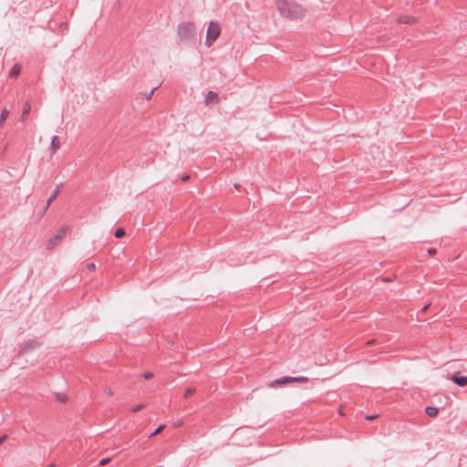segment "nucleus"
I'll use <instances>...</instances> for the list:
<instances>
[{
  "mask_svg": "<svg viewBox=\"0 0 467 467\" xmlns=\"http://www.w3.org/2000/svg\"><path fill=\"white\" fill-rule=\"evenodd\" d=\"M275 5L283 17L295 20L300 19L305 16L303 6L294 1L275 0Z\"/></svg>",
  "mask_w": 467,
  "mask_h": 467,
  "instance_id": "obj_1",
  "label": "nucleus"
},
{
  "mask_svg": "<svg viewBox=\"0 0 467 467\" xmlns=\"http://www.w3.org/2000/svg\"><path fill=\"white\" fill-rule=\"evenodd\" d=\"M177 35L181 41H194L196 27L193 23L182 22L177 26Z\"/></svg>",
  "mask_w": 467,
  "mask_h": 467,
  "instance_id": "obj_2",
  "label": "nucleus"
},
{
  "mask_svg": "<svg viewBox=\"0 0 467 467\" xmlns=\"http://www.w3.org/2000/svg\"><path fill=\"white\" fill-rule=\"evenodd\" d=\"M222 32V27L218 22L211 21L207 27L205 36V46L210 47L218 39Z\"/></svg>",
  "mask_w": 467,
  "mask_h": 467,
  "instance_id": "obj_3",
  "label": "nucleus"
},
{
  "mask_svg": "<svg viewBox=\"0 0 467 467\" xmlns=\"http://www.w3.org/2000/svg\"><path fill=\"white\" fill-rule=\"evenodd\" d=\"M70 231V227L68 225H62L57 232V234L48 240L47 244V248L48 250L54 249L57 244L62 241L67 233Z\"/></svg>",
  "mask_w": 467,
  "mask_h": 467,
  "instance_id": "obj_4",
  "label": "nucleus"
},
{
  "mask_svg": "<svg viewBox=\"0 0 467 467\" xmlns=\"http://www.w3.org/2000/svg\"><path fill=\"white\" fill-rule=\"evenodd\" d=\"M308 378L307 377H289V376H285V377H282V378H279L274 381H272L270 383V387L271 388H275V387H279L281 385H284V384H287V383H292V382H300V383H306L308 382Z\"/></svg>",
  "mask_w": 467,
  "mask_h": 467,
  "instance_id": "obj_5",
  "label": "nucleus"
},
{
  "mask_svg": "<svg viewBox=\"0 0 467 467\" xmlns=\"http://www.w3.org/2000/svg\"><path fill=\"white\" fill-rule=\"evenodd\" d=\"M219 96L216 92L214 91H208L207 94L205 95V99H204V104L206 106L212 104V103H219Z\"/></svg>",
  "mask_w": 467,
  "mask_h": 467,
  "instance_id": "obj_6",
  "label": "nucleus"
},
{
  "mask_svg": "<svg viewBox=\"0 0 467 467\" xmlns=\"http://www.w3.org/2000/svg\"><path fill=\"white\" fill-rule=\"evenodd\" d=\"M451 379L460 387H465L467 385V376L452 375Z\"/></svg>",
  "mask_w": 467,
  "mask_h": 467,
  "instance_id": "obj_7",
  "label": "nucleus"
},
{
  "mask_svg": "<svg viewBox=\"0 0 467 467\" xmlns=\"http://www.w3.org/2000/svg\"><path fill=\"white\" fill-rule=\"evenodd\" d=\"M417 21V18L412 16H401L398 19L399 24H404V25H412L415 24Z\"/></svg>",
  "mask_w": 467,
  "mask_h": 467,
  "instance_id": "obj_8",
  "label": "nucleus"
},
{
  "mask_svg": "<svg viewBox=\"0 0 467 467\" xmlns=\"http://www.w3.org/2000/svg\"><path fill=\"white\" fill-rule=\"evenodd\" d=\"M59 192H60V186L57 185L47 202V205L44 210L45 212L47 210V208L52 203V202H54L57 199Z\"/></svg>",
  "mask_w": 467,
  "mask_h": 467,
  "instance_id": "obj_9",
  "label": "nucleus"
},
{
  "mask_svg": "<svg viewBox=\"0 0 467 467\" xmlns=\"http://www.w3.org/2000/svg\"><path fill=\"white\" fill-rule=\"evenodd\" d=\"M20 71H21V67L18 64H16L11 68V70L9 72V77L16 78L20 74Z\"/></svg>",
  "mask_w": 467,
  "mask_h": 467,
  "instance_id": "obj_10",
  "label": "nucleus"
},
{
  "mask_svg": "<svg viewBox=\"0 0 467 467\" xmlns=\"http://www.w3.org/2000/svg\"><path fill=\"white\" fill-rule=\"evenodd\" d=\"M50 148L54 152L60 148V143L57 136H54L52 138Z\"/></svg>",
  "mask_w": 467,
  "mask_h": 467,
  "instance_id": "obj_11",
  "label": "nucleus"
},
{
  "mask_svg": "<svg viewBox=\"0 0 467 467\" xmlns=\"http://www.w3.org/2000/svg\"><path fill=\"white\" fill-rule=\"evenodd\" d=\"M425 412L430 417H436L438 415L439 410L435 407L429 406V407H426Z\"/></svg>",
  "mask_w": 467,
  "mask_h": 467,
  "instance_id": "obj_12",
  "label": "nucleus"
},
{
  "mask_svg": "<svg viewBox=\"0 0 467 467\" xmlns=\"http://www.w3.org/2000/svg\"><path fill=\"white\" fill-rule=\"evenodd\" d=\"M30 110H31V105L27 101L25 103L23 109H22V118H21L22 120H24L25 117L30 113Z\"/></svg>",
  "mask_w": 467,
  "mask_h": 467,
  "instance_id": "obj_13",
  "label": "nucleus"
},
{
  "mask_svg": "<svg viewBox=\"0 0 467 467\" xmlns=\"http://www.w3.org/2000/svg\"><path fill=\"white\" fill-rule=\"evenodd\" d=\"M9 115V110L7 109H4L0 115V127L3 125V123L5 121Z\"/></svg>",
  "mask_w": 467,
  "mask_h": 467,
  "instance_id": "obj_14",
  "label": "nucleus"
},
{
  "mask_svg": "<svg viewBox=\"0 0 467 467\" xmlns=\"http://www.w3.org/2000/svg\"><path fill=\"white\" fill-rule=\"evenodd\" d=\"M195 392H196V389H195V388H188V389L185 390L183 397H184L185 399H188V398H190L192 395H193Z\"/></svg>",
  "mask_w": 467,
  "mask_h": 467,
  "instance_id": "obj_15",
  "label": "nucleus"
},
{
  "mask_svg": "<svg viewBox=\"0 0 467 467\" xmlns=\"http://www.w3.org/2000/svg\"><path fill=\"white\" fill-rule=\"evenodd\" d=\"M115 237L116 238H121L125 235V231L123 228H118L116 229L115 231V234H114Z\"/></svg>",
  "mask_w": 467,
  "mask_h": 467,
  "instance_id": "obj_16",
  "label": "nucleus"
},
{
  "mask_svg": "<svg viewBox=\"0 0 467 467\" xmlns=\"http://www.w3.org/2000/svg\"><path fill=\"white\" fill-rule=\"evenodd\" d=\"M37 345H38V343L36 340H28L27 342L25 343L24 348H26V347H28L30 348H34Z\"/></svg>",
  "mask_w": 467,
  "mask_h": 467,
  "instance_id": "obj_17",
  "label": "nucleus"
},
{
  "mask_svg": "<svg viewBox=\"0 0 467 467\" xmlns=\"http://www.w3.org/2000/svg\"><path fill=\"white\" fill-rule=\"evenodd\" d=\"M165 428L164 424H161L150 435V437H153L159 434Z\"/></svg>",
  "mask_w": 467,
  "mask_h": 467,
  "instance_id": "obj_18",
  "label": "nucleus"
},
{
  "mask_svg": "<svg viewBox=\"0 0 467 467\" xmlns=\"http://www.w3.org/2000/svg\"><path fill=\"white\" fill-rule=\"evenodd\" d=\"M144 407H145V406H144L143 404H139V405H136V406L132 407V408L130 409V410H131V412H134V413H135V412H138V411H140V410H142Z\"/></svg>",
  "mask_w": 467,
  "mask_h": 467,
  "instance_id": "obj_19",
  "label": "nucleus"
},
{
  "mask_svg": "<svg viewBox=\"0 0 467 467\" xmlns=\"http://www.w3.org/2000/svg\"><path fill=\"white\" fill-rule=\"evenodd\" d=\"M142 378H143L144 379H146V380L150 379H152V378H153V373H152V372H150V371L144 372V373L142 374Z\"/></svg>",
  "mask_w": 467,
  "mask_h": 467,
  "instance_id": "obj_20",
  "label": "nucleus"
},
{
  "mask_svg": "<svg viewBox=\"0 0 467 467\" xmlns=\"http://www.w3.org/2000/svg\"><path fill=\"white\" fill-rule=\"evenodd\" d=\"M109 462H110L109 458H104V459L99 461V464L100 466H104V465L108 464Z\"/></svg>",
  "mask_w": 467,
  "mask_h": 467,
  "instance_id": "obj_21",
  "label": "nucleus"
},
{
  "mask_svg": "<svg viewBox=\"0 0 467 467\" xmlns=\"http://www.w3.org/2000/svg\"><path fill=\"white\" fill-rule=\"evenodd\" d=\"M87 270L93 271L96 269V265L94 263H89L87 265Z\"/></svg>",
  "mask_w": 467,
  "mask_h": 467,
  "instance_id": "obj_22",
  "label": "nucleus"
},
{
  "mask_svg": "<svg viewBox=\"0 0 467 467\" xmlns=\"http://www.w3.org/2000/svg\"><path fill=\"white\" fill-rule=\"evenodd\" d=\"M428 254L434 255L436 254V249L434 248H429L427 251Z\"/></svg>",
  "mask_w": 467,
  "mask_h": 467,
  "instance_id": "obj_23",
  "label": "nucleus"
},
{
  "mask_svg": "<svg viewBox=\"0 0 467 467\" xmlns=\"http://www.w3.org/2000/svg\"><path fill=\"white\" fill-rule=\"evenodd\" d=\"M104 392L108 395V396H112L113 395V391L111 389L109 388H107L105 389Z\"/></svg>",
  "mask_w": 467,
  "mask_h": 467,
  "instance_id": "obj_24",
  "label": "nucleus"
},
{
  "mask_svg": "<svg viewBox=\"0 0 467 467\" xmlns=\"http://www.w3.org/2000/svg\"><path fill=\"white\" fill-rule=\"evenodd\" d=\"M156 89H157V88H153L151 89V91H150V92L149 93V95L147 96V99H151V97H152V95H153V93H154V91H155Z\"/></svg>",
  "mask_w": 467,
  "mask_h": 467,
  "instance_id": "obj_25",
  "label": "nucleus"
},
{
  "mask_svg": "<svg viewBox=\"0 0 467 467\" xmlns=\"http://www.w3.org/2000/svg\"><path fill=\"white\" fill-rule=\"evenodd\" d=\"M429 306H430V304L425 305V306L421 308L420 312L424 313L425 311H427V309L429 308Z\"/></svg>",
  "mask_w": 467,
  "mask_h": 467,
  "instance_id": "obj_26",
  "label": "nucleus"
},
{
  "mask_svg": "<svg viewBox=\"0 0 467 467\" xmlns=\"http://www.w3.org/2000/svg\"><path fill=\"white\" fill-rule=\"evenodd\" d=\"M58 400L61 401V402H66L67 401V397L65 395H63L62 397H58Z\"/></svg>",
  "mask_w": 467,
  "mask_h": 467,
  "instance_id": "obj_27",
  "label": "nucleus"
},
{
  "mask_svg": "<svg viewBox=\"0 0 467 467\" xmlns=\"http://www.w3.org/2000/svg\"><path fill=\"white\" fill-rule=\"evenodd\" d=\"M6 435L0 436V444L3 443V441L5 440Z\"/></svg>",
  "mask_w": 467,
  "mask_h": 467,
  "instance_id": "obj_28",
  "label": "nucleus"
},
{
  "mask_svg": "<svg viewBox=\"0 0 467 467\" xmlns=\"http://www.w3.org/2000/svg\"><path fill=\"white\" fill-rule=\"evenodd\" d=\"M376 417L377 416L371 415V416H367L366 419L371 420L375 419Z\"/></svg>",
  "mask_w": 467,
  "mask_h": 467,
  "instance_id": "obj_29",
  "label": "nucleus"
},
{
  "mask_svg": "<svg viewBox=\"0 0 467 467\" xmlns=\"http://www.w3.org/2000/svg\"><path fill=\"white\" fill-rule=\"evenodd\" d=\"M189 178H190V176H189V175H185V176H183V177L182 178V180L185 182V181L189 180Z\"/></svg>",
  "mask_w": 467,
  "mask_h": 467,
  "instance_id": "obj_30",
  "label": "nucleus"
},
{
  "mask_svg": "<svg viewBox=\"0 0 467 467\" xmlns=\"http://www.w3.org/2000/svg\"><path fill=\"white\" fill-rule=\"evenodd\" d=\"M374 342H375V340H374V339H371V340H368V341L367 342V344H368V345H370V344H373Z\"/></svg>",
  "mask_w": 467,
  "mask_h": 467,
  "instance_id": "obj_31",
  "label": "nucleus"
},
{
  "mask_svg": "<svg viewBox=\"0 0 467 467\" xmlns=\"http://www.w3.org/2000/svg\"><path fill=\"white\" fill-rule=\"evenodd\" d=\"M182 422H176V426H181Z\"/></svg>",
  "mask_w": 467,
  "mask_h": 467,
  "instance_id": "obj_32",
  "label": "nucleus"
}]
</instances>
